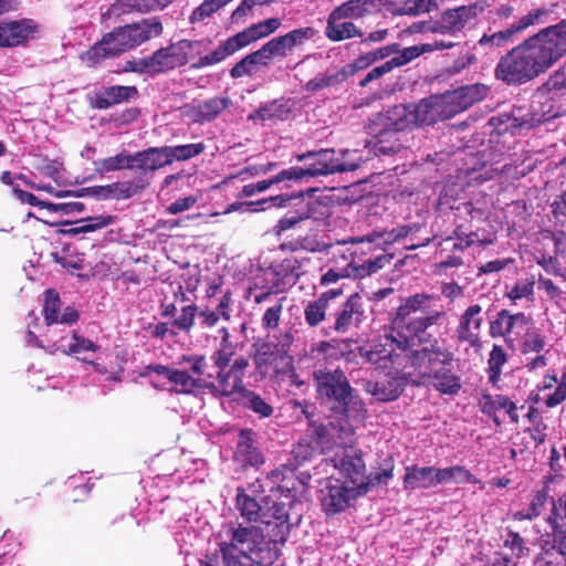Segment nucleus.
Segmentation results:
<instances>
[{"instance_id":"de8ad7c7","label":"nucleus","mask_w":566,"mask_h":566,"mask_svg":"<svg viewBox=\"0 0 566 566\" xmlns=\"http://www.w3.org/2000/svg\"><path fill=\"white\" fill-rule=\"evenodd\" d=\"M366 390L380 401H390L398 397V388L392 387V384L388 380L367 382Z\"/></svg>"},{"instance_id":"4d7b16f0","label":"nucleus","mask_w":566,"mask_h":566,"mask_svg":"<svg viewBox=\"0 0 566 566\" xmlns=\"http://www.w3.org/2000/svg\"><path fill=\"white\" fill-rule=\"evenodd\" d=\"M315 34L313 28H301L285 34V50L297 49L310 41Z\"/></svg>"},{"instance_id":"a878e982","label":"nucleus","mask_w":566,"mask_h":566,"mask_svg":"<svg viewBox=\"0 0 566 566\" xmlns=\"http://www.w3.org/2000/svg\"><path fill=\"white\" fill-rule=\"evenodd\" d=\"M317 202L310 196L300 195L285 199V230L312 217Z\"/></svg>"},{"instance_id":"680f3d73","label":"nucleus","mask_w":566,"mask_h":566,"mask_svg":"<svg viewBox=\"0 0 566 566\" xmlns=\"http://www.w3.org/2000/svg\"><path fill=\"white\" fill-rule=\"evenodd\" d=\"M240 207H247V210L249 211H259V210H266L268 207L273 206L276 208L283 207V196H272L270 198H265L259 201H249V202H242L239 203Z\"/></svg>"},{"instance_id":"37998d69","label":"nucleus","mask_w":566,"mask_h":566,"mask_svg":"<svg viewBox=\"0 0 566 566\" xmlns=\"http://www.w3.org/2000/svg\"><path fill=\"white\" fill-rule=\"evenodd\" d=\"M166 149L171 165L176 160H188L200 155L205 150V145L202 143H197L178 146H166Z\"/></svg>"},{"instance_id":"9d476101","label":"nucleus","mask_w":566,"mask_h":566,"mask_svg":"<svg viewBox=\"0 0 566 566\" xmlns=\"http://www.w3.org/2000/svg\"><path fill=\"white\" fill-rule=\"evenodd\" d=\"M298 160H311L304 167H291L285 170V179L302 180L316 176H325L335 172H342L344 168H350V165L342 166L337 163L336 150L321 149L319 151H310L297 157Z\"/></svg>"},{"instance_id":"13d9d810","label":"nucleus","mask_w":566,"mask_h":566,"mask_svg":"<svg viewBox=\"0 0 566 566\" xmlns=\"http://www.w3.org/2000/svg\"><path fill=\"white\" fill-rule=\"evenodd\" d=\"M422 54L421 44L411 45L402 50L399 48V52L395 53V56L388 61L392 65V69H396L410 63Z\"/></svg>"},{"instance_id":"2f4dec72","label":"nucleus","mask_w":566,"mask_h":566,"mask_svg":"<svg viewBox=\"0 0 566 566\" xmlns=\"http://www.w3.org/2000/svg\"><path fill=\"white\" fill-rule=\"evenodd\" d=\"M55 349L62 352L65 355H83L88 353H95L99 346L93 340L78 335L76 332H72L71 337H61L54 343Z\"/></svg>"},{"instance_id":"a18cd8bd","label":"nucleus","mask_w":566,"mask_h":566,"mask_svg":"<svg viewBox=\"0 0 566 566\" xmlns=\"http://www.w3.org/2000/svg\"><path fill=\"white\" fill-rule=\"evenodd\" d=\"M516 35L509 25L506 29L494 32L492 34H483L478 41V45L494 50L503 48L511 43Z\"/></svg>"},{"instance_id":"4468645a","label":"nucleus","mask_w":566,"mask_h":566,"mask_svg":"<svg viewBox=\"0 0 566 566\" xmlns=\"http://www.w3.org/2000/svg\"><path fill=\"white\" fill-rule=\"evenodd\" d=\"M528 325L530 318L524 313L513 314L507 310H501L490 322L489 334L492 338L503 337L505 344L514 348Z\"/></svg>"},{"instance_id":"20e7f679","label":"nucleus","mask_w":566,"mask_h":566,"mask_svg":"<svg viewBox=\"0 0 566 566\" xmlns=\"http://www.w3.org/2000/svg\"><path fill=\"white\" fill-rule=\"evenodd\" d=\"M415 360L422 377L438 392L455 396L461 389V377L454 370V353L434 340L415 353Z\"/></svg>"},{"instance_id":"49530a36","label":"nucleus","mask_w":566,"mask_h":566,"mask_svg":"<svg viewBox=\"0 0 566 566\" xmlns=\"http://www.w3.org/2000/svg\"><path fill=\"white\" fill-rule=\"evenodd\" d=\"M60 306L59 294L53 290H48L44 297L43 315L49 327L59 324Z\"/></svg>"},{"instance_id":"774afa93","label":"nucleus","mask_w":566,"mask_h":566,"mask_svg":"<svg viewBox=\"0 0 566 566\" xmlns=\"http://www.w3.org/2000/svg\"><path fill=\"white\" fill-rule=\"evenodd\" d=\"M552 549L558 556V559L565 562L566 559V533L565 530L554 531Z\"/></svg>"},{"instance_id":"7c9ffc66","label":"nucleus","mask_w":566,"mask_h":566,"mask_svg":"<svg viewBox=\"0 0 566 566\" xmlns=\"http://www.w3.org/2000/svg\"><path fill=\"white\" fill-rule=\"evenodd\" d=\"M481 410L482 412L493 417V420L499 423L500 421L496 418V412L499 410H504L510 417L511 421L514 423L518 422V415L516 405L506 396L503 395H485L481 401Z\"/></svg>"},{"instance_id":"ea45409f","label":"nucleus","mask_w":566,"mask_h":566,"mask_svg":"<svg viewBox=\"0 0 566 566\" xmlns=\"http://www.w3.org/2000/svg\"><path fill=\"white\" fill-rule=\"evenodd\" d=\"M547 499H548V493H547L546 489L538 490L533 495L527 507L515 512L513 514V518L515 521H523V520H533V518L537 517L544 510Z\"/></svg>"},{"instance_id":"72a5a7b5","label":"nucleus","mask_w":566,"mask_h":566,"mask_svg":"<svg viewBox=\"0 0 566 566\" xmlns=\"http://www.w3.org/2000/svg\"><path fill=\"white\" fill-rule=\"evenodd\" d=\"M549 11L546 8H533L525 14L520 17L516 21L510 24L515 35L524 33L533 27H537L547 22Z\"/></svg>"},{"instance_id":"8fccbe9b","label":"nucleus","mask_w":566,"mask_h":566,"mask_svg":"<svg viewBox=\"0 0 566 566\" xmlns=\"http://www.w3.org/2000/svg\"><path fill=\"white\" fill-rule=\"evenodd\" d=\"M237 344L230 339H221L219 348L212 355L218 368H228L232 357L235 355Z\"/></svg>"},{"instance_id":"bf43d9fd","label":"nucleus","mask_w":566,"mask_h":566,"mask_svg":"<svg viewBox=\"0 0 566 566\" xmlns=\"http://www.w3.org/2000/svg\"><path fill=\"white\" fill-rule=\"evenodd\" d=\"M566 400V371L557 377L555 390L547 395L544 399V405L547 408H555Z\"/></svg>"},{"instance_id":"f03ea898","label":"nucleus","mask_w":566,"mask_h":566,"mask_svg":"<svg viewBox=\"0 0 566 566\" xmlns=\"http://www.w3.org/2000/svg\"><path fill=\"white\" fill-rule=\"evenodd\" d=\"M566 55V19L541 29L504 54L495 77L507 85L527 83L546 73Z\"/></svg>"},{"instance_id":"f8f14e48","label":"nucleus","mask_w":566,"mask_h":566,"mask_svg":"<svg viewBox=\"0 0 566 566\" xmlns=\"http://www.w3.org/2000/svg\"><path fill=\"white\" fill-rule=\"evenodd\" d=\"M155 375L153 380L156 387H169L178 394H191L196 389L203 388L202 379L196 378L186 368L169 367L160 364L147 366V375Z\"/></svg>"},{"instance_id":"393cba45","label":"nucleus","mask_w":566,"mask_h":566,"mask_svg":"<svg viewBox=\"0 0 566 566\" xmlns=\"http://www.w3.org/2000/svg\"><path fill=\"white\" fill-rule=\"evenodd\" d=\"M419 229L420 227L417 223L405 224L388 231H374L367 235L356 238L354 242L374 243L377 248L385 250L387 245L400 242L401 240L406 239L409 234L418 232Z\"/></svg>"},{"instance_id":"4be33fe9","label":"nucleus","mask_w":566,"mask_h":566,"mask_svg":"<svg viewBox=\"0 0 566 566\" xmlns=\"http://www.w3.org/2000/svg\"><path fill=\"white\" fill-rule=\"evenodd\" d=\"M31 20H12L0 22V48H12L29 40L34 32Z\"/></svg>"},{"instance_id":"2eb2a0df","label":"nucleus","mask_w":566,"mask_h":566,"mask_svg":"<svg viewBox=\"0 0 566 566\" xmlns=\"http://www.w3.org/2000/svg\"><path fill=\"white\" fill-rule=\"evenodd\" d=\"M484 323L483 308L478 303L470 304L458 317L454 337L461 344L474 349L482 346L481 332Z\"/></svg>"},{"instance_id":"b1692460","label":"nucleus","mask_w":566,"mask_h":566,"mask_svg":"<svg viewBox=\"0 0 566 566\" xmlns=\"http://www.w3.org/2000/svg\"><path fill=\"white\" fill-rule=\"evenodd\" d=\"M217 381L205 387L212 389L216 394L224 397H248L250 391L245 389L243 380L227 368H218Z\"/></svg>"},{"instance_id":"5701e85b","label":"nucleus","mask_w":566,"mask_h":566,"mask_svg":"<svg viewBox=\"0 0 566 566\" xmlns=\"http://www.w3.org/2000/svg\"><path fill=\"white\" fill-rule=\"evenodd\" d=\"M340 12L334 8L327 18L325 35L335 42L344 41L353 38H363L364 32L347 17L339 14Z\"/></svg>"},{"instance_id":"c03bdc74","label":"nucleus","mask_w":566,"mask_h":566,"mask_svg":"<svg viewBox=\"0 0 566 566\" xmlns=\"http://www.w3.org/2000/svg\"><path fill=\"white\" fill-rule=\"evenodd\" d=\"M534 279H522L515 282V284L506 292L507 298L513 303L517 304L518 302L526 300L533 301L534 295Z\"/></svg>"},{"instance_id":"864d4df0","label":"nucleus","mask_w":566,"mask_h":566,"mask_svg":"<svg viewBox=\"0 0 566 566\" xmlns=\"http://www.w3.org/2000/svg\"><path fill=\"white\" fill-rule=\"evenodd\" d=\"M327 305L319 298L310 302L304 311L305 321L310 326H317L325 319Z\"/></svg>"},{"instance_id":"dca6fc26","label":"nucleus","mask_w":566,"mask_h":566,"mask_svg":"<svg viewBox=\"0 0 566 566\" xmlns=\"http://www.w3.org/2000/svg\"><path fill=\"white\" fill-rule=\"evenodd\" d=\"M196 42L180 40L168 46L160 48L151 54L155 74L171 71L188 62V55Z\"/></svg>"},{"instance_id":"a19ab883","label":"nucleus","mask_w":566,"mask_h":566,"mask_svg":"<svg viewBox=\"0 0 566 566\" xmlns=\"http://www.w3.org/2000/svg\"><path fill=\"white\" fill-rule=\"evenodd\" d=\"M438 481L439 484L455 482V483H475L476 479L474 475L464 467L454 465L450 468L439 469Z\"/></svg>"},{"instance_id":"e2e57ef3","label":"nucleus","mask_w":566,"mask_h":566,"mask_svg":"<svg viewBox=\"0 0 566 566\" xmlns=\"http://www.w3.org/2000/svg\"><path fill=\"white\" fill-rule=\"evenodd\" d=\"M374 63L375 62L373 60L370 52H366L359 55L357 59H355L352 63L344 66L340 71L345 73L344 75L346 80L348 76L354 75L358 71L367 69Z\"/></svg>"},{"instance_id":"4c0bfd02","label":"nucleus","mask_w":566,"mask_h":566,"mask_svg":"<svg viewBox=\"0 0 566 566\" xmlns=\"http://www.w3.org/2000/svg\"><path fill=\"white\" fill-rule=\"evenodd\" d=\"M507 363V354L502 346L494 344L488 359V378L492 385L501 380L503 366Z\"/></svg>"},{"instance_id":"412c9836","label":"nucleus","mask_w":566,"mask_h":566,"mask_svg":"<svg viewBox=\"0 0 566 566\" xmlns=\"http://www.w3.org/2000/svg\"><path fill=\"white\" fill-rule=\"evenodd\" d=\"M237 507L241 512V515L249 522L260 521L265 525H271V517H273L276 526L282 524V512L276 504H273L274 512L270 514V510H265L261 506L255 497H251L243 492H238L237 494Z\"/></svg>"},{"instance_id":"c85d7f7f","label":"nucleus","mask_w":566,"mask_h":566,"mask_svg":"<svg viewBox=\"0 0 566 566\" xmlns=\"http://www.w3.org/2000/svg\"><path fill=\"white\" fill-rule=\"evenodd\" d=\"M439 484L438 471L434 467H417L406 468L403 478V488L409 490L431 489Z\"/></svg>"},{"instance_id":"c9c22d12","label":"nucleus","mask_w":566,"mask_h":566,"mask_svg":"<svg viewBox=\"0 0 566 566\" xmlns=\"http://www.w3.org/2000/svg\"><path fill=\"white\" fill-rule=\"evenodd\" d=\"M376 352H379L382 358H388L394 361V357L396 356V349L406 350L408 347L407 336H401L400 338H396L392 333L385 334L379 337L378 340L373 342L370 345Z\"/></svg>"},{"instance_id":"09e8293b","label":"nucleus","mask_w":566,"mask_h":566,"mask_svg":"<svg viewBox=\"0 0 566 566\" xmlns=\"http://www.w3.org/2000/svg\"><path fill=\"white\" fill-rule=\"evenodd\" d=\"M198 307L195 304L186 305L180 310L179 315L172 321L174 328L189 334L195 325Z\"/></svg>"},{"instance_id":"69168bd1","label":"nucleus","mask_w":566,"mask_h":566,"mask_svg":"<svg viewBox=\"0 0 566 566\" xmlns=\"http://www.w3.org/2000/svg\"><path fill=\"white\" fill-rule=\"evenodd\" d=\"M549 361V350L538 353L533 357H526L524 368L530 374H536L547 367Z\"/></svg>"},{"instance_id":"7ed1b4c3","label":"nucleus","mask_w":566,"mask_h":566,"mask_svg":"<svg viewBox=\"0 0 566 566\" xmlns=\"http://www.w3.org/2000/svg\"><path fill=\"white\" fill-rule=\"evenodd\" d=\"M163 30V24L158 18L143 19L138 23L117 28L87 50L82 59L87 61L90 65L97 64L106 57L116 56L161 35Z\"/></svg>"},{"instance_id":"1a4fd4ad","label":"nucleus","mask_w":566,"mask_h":566,"mask_svg":"<svg viewBox=\"0 0 566 566\" xmlns=\"http://www.w3.org/2000/svg\"><path fill=\"white\" fill-rule=\"evenodd\" d=\"M485 7L482 2H473L443 10L434 20L433 31L438 34L457 35L475 27L479 15Z\"/></svg>"},{"instance_id":"473e14b6","label":"nucleus","mask_w":566,"mask_h":566,"mask_svg":"<svg viewBox=\"0 0 566 566\" xmlns=\"http://www.w3.org/2000/svg\"><path fill=\"white\" fill-rule=\"evenodd\" d=\"M136 95L137 90L135 86H111L97 96L96 104L98 108H108Z\"/></svg>"},{"instance_id":"0e129e2a","label":"nucleus","mask_w":566,"mask_h":566,"mask_svg":"<svg viewBox=\"0 0 566 566\" xmlns=\"http://www.w3.org/2000/svg\"><path fill=\"white\" fill-rule=\"evenodd\" d=\"M342 407L348 419L356 420L357 422H363L365 420L367 412L365 405L361 400L355 398L353 395L349 403Z\"/></svg>"},{"instance_id":"338daca9","label":"nucleus","mask_w":566,"mask_h":566,"mask_svg":"<svg viewBox=\"0 0 566 566\" xmlns=\"http://www.w3.org/2000/svg\"><path fill=\"white\" fill-rule=\"evenodd\" d=\"M281 303L268 308L263 315L262 322L268 329H277L281 319Z\"/></svg>"},{"instance_id":"6ab92c4d","label":"nucleus","mask_w":566,"mask_h":566,"mask_svg":"<svg viewBox=\"0 0 566 566\" xmlns=\"http://www.w3.org/2000/svg\"><path fill=\"white\" fill-rule=\"evenodd\" d=\"M365 319V310L359 294H352L334 313L333 329L346 334L358 328Z\"/></svg>"},{"instance_id":"39448f33","label":"nucleus","mask_w":566,"mask_h":566,"mask_svg":"<svg viewBox=\"0 0 566 566\" xmlns=\"http://www.w3.org/2000/svg\"><path fill=\"white\" fill-rule=\"evenodd\" d=\"M439 302L440 297L436 294L410 295L398 306L394 324L405 325L408 336L417 338L420 343L428 342L430 335L427 329L440 324L446 316L442 308H434Z\"/></svg>"},{"instance_id":"6e6d98bb","label":"nucleus","mask_w":566,"mask_h":566,"mask_svg":"<svg viewBox=\"0 0 566 566\" xmlns=\"http://www.w3.org/2000/svg\"><path fill=\"white\" fill-rule=\"evenodd\" d=\"M553 531L566 530V497L560 496L553 502L552 514L548 516Z\"/></svg>"},{"instance_id":"f704fd0d","label":"nucleus","mask_w":566,"mask_h":566,"mask_svg":"<svg viewBox=\"0 0 566 566\" xmlns=\"http://www.w3.org/2000/svg\"><path fill=\"white\" fill-rule=\"evenodd\" d=\"M489 92L488 86L483 84H473L461 87L460 90L447 95L448 102L452 103L460 99V107L467 108L475 102L483 99Z\"/></svg>"},{"instance_id":"3c124183","label":"nucleus","mask_w":566,"mask_h":566,"mask_svg":"<svg viewBox=\"0 0 566 566\" xmlns=\"http://www.w3.org/2000/svg\"><path fill=\"white\" fill-rule=\"evenodd\" d=\"M345 73L340 70L333 74H319L307 82L306 88L308 91H319L328 86L339 84L345 81Z\"/></svg>"},{"instance_id":"6e6552de","label":"nucleus","mask_w":566,"mask_h":566,"mask_svg":"<svg viewBox=\"0 0 566 566\" xmlns=\"http://www.w3.org/2000/svg\"><path fill=\"white\" fill-rule=\"evenodd\" d=\"M281 25L277 18L268 19L244 29L241 32L221 41L219 45L210 53L202 55L197 62L191 64V69L199 70L211 66L224 61L237 51L250 45L261 38L268 36Z\"/></svg>"},{"instance_id":"9b49d317","label":"nucleus","mask_w":566,"mask_h":566,"mask_svg":"<svg viewBox=\"0 0 566 566\" xmlns=\"http://www.w3.org/2000/svg\"><path fill=\"white\" fill-rule=\"evenodd\" d=\"M314 380L319 398L326 402L347 406L352 400V387L345 374L339 370H316Z\"/></svg>"},{"instance_id":"bb28decb","label":"nucleus","mask_w":566,"mask_h":566,"mask_svg":"<svg viewBox=\"0 0 566 566\" xmlns=\"http://www.w3.org/2000/svg\"><path fill=\"white\" fill-rule=\"evenodd\" d=\"M387 0H347L336 9L349 20H359L381 12Z\"/></svg>"},{"instance_id":"a211bd4d","label":"nucleus","mask_w":566,"mask_h":566,"mask_svg":"<svg viewBox=\"0 0 566 566\" xmlns=\"http://www.w3.org/2000/svg\"><path fill=\"white\" fill-rule=\"evenodd\" d=\"M386 111L379 113L374 122V132L376 136V143L374 150L376 155H391L401 150L405 146L406 129H397L394 125H388L382 117H385Z\"/></svg>"},{"instance_id":"c756f323","label":"nucleus","mask_w":566,"mask_h":566,"mask_svg":"<svg viewBox=\"0 0 566 566\" xmlns=\"http://www.w3.org/2000/svg\"><path fill=\"white\" fill-rule=\"evenodd\" d=\"M174 0H116L112 6V11L116 14H128L133 12L148 13L163 10Z\"/></svg>"},{"instance_id":"79ce46f5","label":"nucleus","mask_w":566,"mask_h":566,"mask_svg":"<svg viewBox=\"0 0 566 566\" xmlns=\"http://www.w3.org/2000/svg\"><path fill=\"white\" fill-rule=\"evenodd\" d=\"M522 337L520 350L523 355L538 354L544 350L546 345L545 338L538 329L531 327V324L527 326Z\"/></svg>"},{"instance_id":"423d86ee","label":"nucleus","mask_w":566,"mask_h":566,"mask_svg":"<svg viewBox=\"0 0 566 566\" xmlns=\"http://www.w3.org/2000/svg\"><path fill=\"white\" fill-rule=\"evenodd\" d=\"M220 543L223 566H261L258 562L261 534L256 527L232 526Z\"/></svg>"},{"instance_id":"aec40b11","label":"nucleus","mask_w":566,"mask_h":566,"mask_svg":"<svg viewBox=\"0 0 566 566\" xmlns=\"http://www.w3.org/2000/svg\"><path fill=\"white\" fill-rule=\"evenodd\" d=\"M233 102L228 96H212L197 105L185 106V115L196 124L211 123L232 107Z\"/></svg>"},{"instance_id":"f3484780","label":"nucleus","mask_w":566,"mask_h":566,"mask_svg":"<svg viewBox=\"0 0 566 566\" xmlns=\"http://www.w3.org/2000/svg\"><path fill=\"white\" fill-rule=\"evenodd\" d=\"M282 50L283 35H279L264 44L260 50L248 54L239 61L230 71L231 77L239 78L253 74L259 65H266L269 60L280 54Z\"/></svg>"},{"instance_id":"e433bc0d","label":"nucleus","mask_w":566,"mask_h":566,"mask_svg":"<svg viewBox=\"0 0 566 566\" xmlns=\"http://www.w3.org/2000/svg\"><path fill=\"white\" fill-rule=\"evenodd\" d=\"M114 218L112 216H94L81 219L76 222L75 227L62 230L64 234L77 235L81 233L93 232L104 227L112 224Z\"/></svg>"},{"instance_id":"0eeeda50","label":"nucleus","mask_w":566,"mask_h":566,"mask_svg":"<svg viewBox=\"0 0 566 566\" xmlns=\"http://www.w3.org/2000/svg\"><path fill=\"white\" fill-rule=\"evenodd\" d=\"M449 104L447 95L430 96L418 104L395 105L386 111L385 117L388 125L397 129H409L418 125H430L438 119L449 116L444 105Z\"/></svg>"},{"instance_id":"ddd939ff","label":"nucleus","mask_w":566,"mask_h":566,"mask_svg":"<svg viewBox=\"0 0 566 566\" xmlns=\"http://www.w3.org/2000/svg\"><path fill=\"white\" fill-rule=\"evenodd\" d=\"M254 363L258 370L263 375L277 374L283 361L282 333L275 331L260 338L253 345Z\"/></svg>"},{"instance_id":"603ef678","label":"nucleus","mask_w":566,"mask_h":566,"mask_svg":"<svg viewBox=\"0 0 566 566\" xmlns=\"http://www.w3.org/2000/svg\"><path fill=\"white\" fill-rule=\"evenodd\" d=\"M178 365H186L184 368L188 369V373L196 378L201 379L206 375L208 363L201 355H189L182 356Z\"/></svg>"},{"instance_id":"cd10ccee","label":"nucleus","mask_w":566,"mask_h":566,"mask_svg":"<svg viewBox=\"0 0 566 566\" xmlns=\"http://www.w3.org/2000/svg\"><path fill=\"white\" fill-rule=\"evenodd\" d=\"M135 169L144 174L154 172L170 165L166 146L150 147L134 154Z\"/></svg>"},{"instance_id":"5fc2aeb1","label":"nucleus","mask_w":566,"mask_h":566,"mask_svg":"<svg viewBox=\"0 0 566 566\" xmlns=\"http://www.w3.org/2000/svg\"><path fill=\"white\" fill-rule=\"evenodd\" d=\"M503 546L505 548H509L512 553V556L516 559L528 555V548L526 547L524 539L521 537L518 533H515L513 531H509L506 533Z\"/></svg>"},{"instance_id":"052dcab7","label":"nucleus","mask_w":566,"mask_h":566,"mask_svg":"<svg viewBox=\"0 0 566 566\" xmlns=\"http://www.w3.org/2000/svg\"><path fill=\"white\" fill-rule=\"evenodd\" d=\"M336 159L337 163L340 164L342 166L350 165V168H344L342 169V172L356 170L364 161V158L360 155L359 150L349 149L336 151Z\"/></svg>"},{"instance_id":"58836bf2","label":"nucleus","mask_w":566,"mask_h":566,"mask_svg":"<svg viewBox=\"0 0 566 566\" xmlns=\"http://www.w3.org/2000/svg\"><path fill=\"white\" fill-rule=\"evenodd\" d=\"M98 172L105 174L120 169H135L134 154L120 153L116 156L104 158L94 163Z\"/></svg>"},{"instance_id":"f257e3e1","label":"nucleus","mask_w":566,"mask_h":566,"mask_svg":"<svg viewBox=\"0 0 566 566\" xmlns=\"http://www.w3.org/2000/svg\"><path fill=\"white\" fill-rule=\"evenodd\" d=\"M317 434L322 452L331 453L324 459L321 467L324 471H327V467H332L346 479L340 482L339 479L331 476L318 482V497L323 511L327 514H336L347 509L353 500L367 493L365 462L360 451L354 448L355 438L352 427L342 426L339 428L334 447L326 446L327 438H333L334 432L322 427Z\"/></svg>"}]
</instances>
